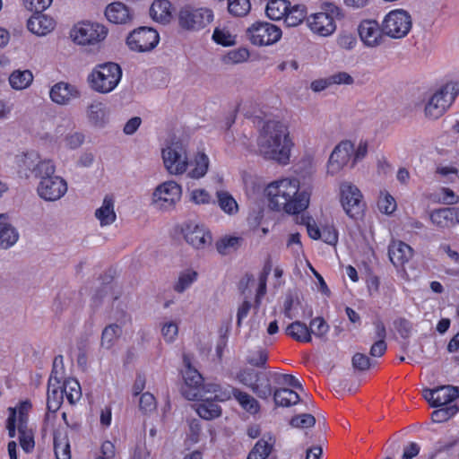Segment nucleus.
<instances>
[{"label": "nucleus", "instance_id": "35", "mask_svg": "<svg viewBox=\"0 0 459 459\" xmlns=\"http://www.w3.org/2000/svg\"><path fill=\"white\" fill-rule=\"evenodd\" d=\"M290 3L287 0H270L265 8V13L271 20L284 19Z\"/></svg>", "mask_w": 459, "mask_h": 459}, {"label": "nucleus", "instance_id": "36", "mask_svg": "<svg viewBox=\"0 0 459 459\" xmlns=\"http://www.w3.org/2000/svg\"><path fill=\"white\" fill-rule=\"evenodd\" d=\"M32 81L33 74L29 70L13 71L9 77L10 85L15 90L26 89L31 84Z\"/></svg>", "mask_w": 459, "mask_h": 459}, {"label": "nucleus", "instance_id": "26", "mask_svg": "<svg viewBox=\"0 0 459 459\" xmlns=\"http://www.w3.org/2000/svg\"><path fill=\"white\" fill-rule=\"evenodd\" d=\"M4 219V215L0 214V248L8 249L17 243L20 235L16 228Z\"/></svg>", "mask_w": 459, "mask_h": 459}, {"label": "nucleus", "instance_id": "7", "mask_svg": "<svg viewBox=\"0 0 459 459\" xmlns=\"http://www.w3.org/2000/svg\"><path fill=\"white\" fill-rule=\"evenodd\" d=\"M281 30L267 22H255L247 30V37L257 47L271 46L281 38Z\"/></svg>", "mask_w": 459, "mask_h": 459}, {"label": "nucleus", "instance_id": "60", "mask_svg": "<svg viewBox=\"0 0 459 459\" xmlns=\"http://www.w3.org/2000/svg\"><path fill=\"white\" fill-rule=\"evenodd\" d=\"M53 0H23L26 9L33 13H42L51 4Z\"/></svg>", "mask_w": 459, "mask_h": 459}, {"label": "nucleus", "instance_id": "59", "mask_svg": "<svg viewBox=\"0 0 459 459\" xmlns=\"http://www.w3.org/2000/svg\"><path fill=\"white\" fill-rule=\"evenodd\" d=\"M351 364L355 370L366 371L371 364L370 359L364 353L357 352L352 356Z\"/></svg>", "mask_w": 459, "mask_h": 459}, {"label": "nucleus", "instance_id": "64", "mask_svg": "<svg viewBox=\"0 0 459 459\" xmlns=\"http://www.w3.org/2000/svg\"><path fill=\"white\" fill-rule=\"evenodd\" d=\"M191 201L196 204H205L211 202V196L204 189H195L191 193Z\"/></svg>", "mask_w": 459, "mask_h": 459}, {"label": "nucleus", "instance_id": "19", "mask_svg": "<svg viewBox=\"0 0 459 459\" xmlns=\"http://www.w3.org/2000/svg\"><path fill=\"white\" fill-rule=\"evenodd\" d=\"M358 31L361 41L368 48H376L383 42L382 24L376 20L362 21Z\"/></svg>", "mask_w": 459, "mask_h": 459}, {"label": "nucleus", "instance_id": "5", "mask_svg": "<svg viewBox=\"0 0 459 459\" xmlns=\"http://www.w3.org/2000/svg\"><path fill=\"white\" fill-rule=\"evenodd\" d=\"M458 91L455 84H446L437 91L425 105V116L430 119L440 117L455 100Z\"/></svg>", "mask_w": 459, "mask_h": 459}, {"label": "nucleus", "instance_id": "51", "mask_svg": "<svg viewBox=\"0 0 459 459\" xmlns=\"http://www.w3.org/2000/svg\"><path fill=\"white\" fill-rule=\"evenodd\" d=\"M88 118L94 125H100L105 117L104 105L101 102H93L87 109Z\"/></svg>", "mask_w": 459, "mask_h": 459}, {"label": "nucleus", "instance_id": "34", "mask_svg": "<svg viewBox=\"0 0 459 459\" xmlns=\"http://www.w3.org/2000/svg\"><path fill=\"white\" fill-rule=\"evenodd\" d=\"M122 327L117 324L107 325L101 333L100 346L106 350H110L121 336Z\"/></svg>", "mask_w": 459, "mask_h": 459}, {"label": "nucleus", "instance_id": "46", "mask_svg": "<svg viewBox=\"0 0 459 459\" xmlns=\"http://www.w3.org/2000/svg\"><path fill=\"white\" fill-rule=\"evenodd\" d=\"M241 240L238 237H224L216 242L217 251L221 255L230 254L238 248Z\"/></svg>", "mask_w": 459, "mask_h": 459}, {"label": "nucleus", "instance_id": "62", "mask_svg": "<svg viewBox=\"0 0 459 459\" xmlns=\"http://www.w3.org/2000/svg\"><path fill=\"white\" fill-rule=\"evenodd\" d=\"M161 333H162L164 339L167 342H171L175 340V338L178 335V325L174 322L166 323L161 328Z\"/></svg>", "mask_w": 459, "mask_h": 459}, {"label": "nucleus", "instance_id": "29", "mask_svg": "<svg viewBox=\"0 0 459 459\" xmlns=\"http://www.w3.org/2000/svg\"><path fill=\"white\" fill-rule=\"evenodd\" d=\"M272 394L275 405L279 407H290L301 401L299 394L290 388H276Z\"/></svg>", "mask_w": 459, "mask_h": 459}, {"label": "nucleus", "instance_id": "11", "mask_svg": "<svg viewBox=\"0 0 459 459\" xmlns=\"http://www.w3.org/2000/svg\"><path fill=\"white\" fill-rule=\"evenodd\" d=\"M341 10L332 4H327L325 12L311 14L307 17V23L311 30L321 36L332 34L335 29L334 18L341 16Z\"/></svg>", "mask_w": 459, "mask_h": 459}, {"label": "nucleus", "instance_id": "54", "mask_svg": "<svg viewBox=\"0 0 459 459\" xmlns=\"http://www.w3.org/2000/svg\"><path fill=\"white\" fill-rule=\"evenodd\" d=\"M248 57L249 51L245 48H240L229 51L223 61L225 64H238L247 60Z\"/></svg>", "mask_w": 459, "mask_h": 459}, {"label": "nucleus", "instance_id": "20", "mask_svg": "<svg viewBox=\"0 0 459 459\" xmlns=\"http://www.w3.org/2000/svg\"><path fill=\"white\" fill-rule=\"evenodd\" d=\"M431 223L437 229L445 230L459 224V207H442L429 213Z\"/></svg>", "mask_w": 459, "mask_h": 459}, {"label": "nucleus", "instance_id": "18", "mask_svg": "<svg viewBox=\"0 0 459 459\" xmlns=\"http://www.w3.org/2000/svg\"><path fill=\"white\" fill-rule=\"evenodd\" d=\"M182 230L186 241L196 249H204L212 244V234L204 225L191 221Z\"/></svg>", "mask_w": 459, "mask_h": 459}, {"label": "nucleus", "instance_id": "6", "mask_svg": "<svg viewBox=\"0 0 459 459\" xmlns=\"http://www.w3.org/2000/svg\"><path fill=\"white\" fill-rule=\"evenodd\" d=\"M237 379L261 399L265 400L272 395V386L266 373L247 368L237 374Z\"/></svg>", "mask_w": 459, "mask_h": 459}, {"label": "nucleus", "instance_id": "53", "mask_svg": "<svg viewBox=\"0 0 459 459\" xmlns=\"http://www.w3.org/2000/svg\"><path fill=\"white\" fill-rule=\"evenodd\" d=\"M235 36L232 35L228 30L216 28L212 34V39L224 47L232 46L235 44Z\"/></svg>", "mask_w": 459, "mask_h": 459}, {"label": "nucleus", "instance_id": "58", "mask_svg": "<svg viewBox=\"0 0 459 459\" xmlns=\"http://www.w3.org/2000/svg\"><path fill=\"white\" fill-rule=\"evenodd\" d=\"M275 381L279 385H289L292 388L303 391L302 384L294 376L289 374H274Z\"/></svg>", "mask_w": 459, "mask_h": 459}, {"label": "nucleus", "instance_id": "42", "mask_svg": "<svg viewBox=\"0 0 459 459\" xmlns=\"http://www.w3.org/2000/svg\"><path fill=\"white\" fill-rule=\"evenodd\" d=\"M236 390H238V388H235L230 385L222 388L221 385L217 384H208L206 385L205 393L214 394L212 401L214 400L219 402H225L230 400L231 396L235 397Z\"/></svg>", "mask_w": 459, "mask_h": 459}, {"label": "nucleus", "instance_id": "30", "mask_svg": "<svg viewBox=\"0 0 459 459\" xmlns=\"http://www.w3.org/2000/svg\"><path fill=\"white\" fill-rule=\"evenodd\" d=\"M96 218L100 221L101 226L112 224L117 218L114 211V199L110 195L104 197L102 205L95 212Z\"/></svg>", "mask_w": 459, "mask_h": 459}, {"label": "nucleus", "instance_id": "56", "mask_svg": "<svg viewBox=\"0 0 459 459\" xmlns=\"http://www.w3.org/2000/svg\"><path fill=\"white\" fill-rule=\"evenodd\" d=\"M309 330L311 334L321 338L328 333L329 325L323 317L317 316L310 321Z\"/></svg>", "mask_w": 459, "mask_h": 459}, {"label": "nucleus", "instance_id": "13", "mask_svg": "<svg viewBox=\"0 0 459 459\" xmlns=\"http://www.w3.org/2000/svg\"><path fill=\"white\" fill-rule=\"evenodd\" d=\"M162 158L165 168L170 174L181 175L188 166L186 151L180 143H173L162 150Z\"/></svg>", "mask_w": 459, "mask_h": 459}, {"label": "nucleus", "instance_id": "33", "mask_svg": "<svg viewBox=\"0 0 459 459\" xmlns=\"http://www.w3.org/2000/svg\"><path fill=\"white\" fill-rule=\"evenodd\" d=\"M64 400V392L62 387L56 382L48 383L47 409L50 412H56L61 406Z\"/></svg>", "mask_w": 459, "mask_h": 459}, {"label": "nucleus", "instance_id": "43", "mask_svg": "<svg viewBox=\"0 0 459 459\" xmlns=\"http://www.w3.org/2000/svg\"><path fill=\"white\" fill-rule=\"evenodd\" d=\"M54 451L56 459H71L70 444L65 436L54 434Z\"/></svg>", "mask_w": 459, "mask_h": 459}, {"label": "nucleus", "instance_id": "31", "mask_svg": "<svg viewBox=\"0 0 459 459\" xmlns=\"http://www.w3.org/2000/svg\"><path fill=\"white\" fill-rule=\"evenodd\" d=\"M150 14L153 20L167 23L171 19V4L169 0H155L151 8Z\"/></svg>", "mask_w": 459, "mask_h": 459}, {"label": "nucleus", "instance_id": "63", "mask_svg": "<svg viewBox=\"0 0 459 459\" xmlns=\"http://www.w3.org/2000/svg\"><path fill=\"white\" fill-rule=\"evenodd\" d=\"M332 85L333 84H346L351 85L354 82V79L346 72H338L329 76Z\"/></svg>", "mask_w": 459, "mask_h": 459}, {"label": "nucleus", "instance_id": "40", "mask_svg": "<svg viewBox=\"0 0 459 459\" xmlns=\"http://www.w3.org/2000/svg\"><path fill=\"white\" fill-rule=\"evenodd\" d=\"M307 17L306 7L304 5H294L289 7L284 17V23L288 27H296L299 25Z\"/></svg>", "mask_w": 459, "mask_h": 459}, {"label": "nucleus", "instance_id": "55", "mask_svg": "<svg viewBox=\"0 0 459 459\" xmlns=\"http://www.w3.org/2000/svg\"><path fill=\"white\" fill-rule=\"evenodd\" d=\"M290 424L293 428H311L316 424V418L309 413L299 414L291 418Z\"/></svg>", "mask_w": 459, "mask_h": 459}, {"label": "nucleus", "instance_id": "48", "mask_svg": "<svg viewBox=\"0 0 459 459\" xmlns=\"http://www.w3.org/2000/svg\"><path fill=\"white\" fill-rule=\"evenodd\" d=\"M268 360V354L264 349L259 348L255 351H249L246 358L247 363L253 367L265 368Z\"/></svg>", "mask_w": 459, "mask_h": 459}, {"label": "nucleus", "instance_id": "22", "mask_svg": "<svg viewBox=\"0 0 459 459\" xmlns=\"http://www.w3.org/2000/svg\"><path fill=\"white\" fill-rule=\"evenodd\" d=\"M107 19L115 24H127L133 20L130 8L122 2L109 4L105 10Z\"/></svg>", "mask_w": 459, "mask_h": 459}, {"label": "nucleus", "instance_id": "47", "mask_svg": "<svg viewBox=\"0 0 459 459\" xmlns=\"http://www.w3.org/2000/svg\"><path fill=\"white\" fill-rule=\"evenodd\" d=\"M458 410L456 404L444 405L432 412L431 419L437 423L445 422L455 416L458 412Z\"/></svg>", "mask_w": 459, "mask_h": 459}, {"label": "nucleus", "instance_id": "25", "mask_svg": "<svg viewBox=\"0 0 459 459\" xmlns=\"http://www.w3.org/2000/svg\"><path fill=\"white\" fill-rule=\"evenodd\" d=\"M27 27L33 34L42 36L50 32L55 28V22L53 19L42 14V13H34L28 20Z\"/></svg>", "mask_w": 459, "mask_h": 459}, {"label": "nucleus", "instance_id": "45", "mask_svg": "<svg viewBox=\"0 0 459 459\" xmlns=\"http://www.w3.org/2000/svg\"><path fill=\"white\" fill-rule=\"evenodd\" d=\"M197 279V273L193 270H186L182 272L174 285V290L178 293L184 292L188 289Z\"/></svg>", "mask_w": 459, "mask_h": 459}, {"label": "nucleus", "instance_id": "52", "mask_svg": "<svg viewBox=\"0 0 459 459\" xmlns=\"http://www.w3.org/2000/svg\"><path fill=\"white\" fill-rule=\"evenodd\" d=\"M64 371L63 356L57 355L53 360V368L48 379L49 384H51V382H56V384L60 385L62 379L64 378Z\"/></svg>", "mask_w": 459, "mask_h": 459}, {"label": "nucleus", "instance_id": "44", "mask_svg": "<svg viewBox=\"0 0 459 459\" xmlns=\"http://www.w3.org/2000/svg\"><path fill=\"white\" fill-rule=\"evenodd\" d=\"M218 204L226 213L231 215L238 212V206L236 200L228 192H217Z\"/></svg>", "mask_w": 459, "mask_h": 459}, {"label": "nucleus", "instance_id": "24", "mask_svg": "<svg viewBox=\"0 0 459 459\" xmlns=\"http://www.w3.org/2000/svg\"><path fill=\"white\" fill-rule=\"evenodd\" d=\"M276 438L271 433L264 434L250 450L247 459H266L272 453Z\"/></svg>", "mask_w": 459, "mask_h": 459}, {"label": "nucleus", "instance_id": "16", "mask_svg": "<svg viewBox=\"0 0 459 459\" xmlns=\"http://www.w3.org/2000/svg\"><path fill=\"white\" fill-rule=\"evenodd\" d=\"M66 191V181L59 176L45 178L39 180L37 186L39 196L48 202L59 200L65 195Z\"/></svg>", "mask_w": 459, "mask_h": 459}, {"label": "nucleus", "instance_id": "14", "mask_svg": "<svg viewBox=\"0 0 459 459\" xmlns=\"http://www.w3.org/2000/svg\"><path fill=\"white\" fill-rule=\"evenodd\" d=\"M159 40L160 36L157 30L149 27H140L128 35L126 43L134 51L146 52L153 49Z\"/></svg>", "mask_w": 459, "mask_h": 459}, {"label": "nucleus", "instance_id": "39", "mask_svg": "<svg viewBox=\"0 0 459 459\" xmlns=\"http://www.w3.org/2000/svg\"><path fill=\"white\" fill-rule=\"evenodd\" d=\"M66 400L70 404H74L82 397V390L79 382L74 378H68L64 381L61 386Z\"/></svg>", "mask_w": 459, "mask_h": 459}, {"label": "nucleus", "instance_id": "17", "mask_svg": "<svg viewBox=\"0 0 459 459\" xmlns=\"http://www.w3.org/2000/svg\"><path fill=\"white\" fill-rule=\"evenodd\" d=\"M354 152V144L351 141H342L335 146L332 152L327 170L331 175L338 173L344 166L348 165L352 160L351 155Z\"/></svg>", "mask_w": 459, "mask_h": 459}, {"label": "nucleus", "instance_id": "57", "mask_svg": "<svg viewBox=\"0 0 459 459\" xmlns=\"http://www.w3.org/2000/svg\"><path fill=\"white\" fill-rule=\"evenodd\" d=\"M156 399L152 394L145 392L141 395L139 408L143 413L152 412L156 409Z\"/></svg>", "mask_w": 459, "mask_h": 459}, {"label": "nucleus", "instance_id": "10", "mask_svg": "<svg viewBox=\"0 0 459 459\" xmlns=\"http://www.w3.org/2000/svg\"><path fill=\"white\" fill-rule=\"evenodd\" d=\"M213 13L207 8L186 6L178 14L179 25L188 30H199L212 22Z\"/></svg>", "mask_w": 459, "mask_h": 459}, {"label": "nucleus", "instance_id": "21", "mask_svg": "<svg viewBox=\"0 0 459 459\" xmlns=\"http://www.w3.org/2000/svg\"><path fill=\"white\" fill-rule=\"evenodd\" d=\"M80 95V91L75 85L65 82L55 83L49 91L51 100L62 106L68 105L72 100L79 98Z\"/></svg>", "mask_w": 459, "mask_h": 459}, {"label": "nucleus", "instance_id": "28", "mask_svg": "<svg viewBox=\"0 0 459 459\" xmlns=\"http://www.w3.org/2000/svg\"><path fill=\"white\" fill-rule=\"evenodd\" d=\"M39 161V156L37 152L23 153L18 159V173L21 177L29 178L30 175H34Z\"/></svg>", "mask_w": 459, "mask_h": 459}, {"label": "nucleus", "instance_id": "12", "mask_svg": "<svg viewBox=\"0 0 459 459\" xmlns=\"http://www.w3.org/2000/svg\"><path fill=\"white\" fill-rule=\"evenodd\" d=\"M341 203L346 214L354 220L359 218L364 211V203L360 190L349 182H344L340 186Z\"/></svg>", "mask_w": 459, "mask_h": 459}, {"label": "nucleus", "instance_id": "3", "mask_svg": "<svg viewBox=\"0 0 459 459\" xmlns=\"http://www.w3.org/2000/svg\"><path fill=\"white\" fill-rule=\"evenodd\" d=\"M122 78V69L114 62L97 65L87 77V82L94 91L107 94L113 91Z\"/></svg>", "mask_w": 459, "mask_h": 459}, {"label": "nucleus", "instance_id": "2", "mask_svg": "<svg viewBox=\"0 0 459 459\" xmlns=\"http://www.w3.org/2000/svg\"><path fill=\"white\" fill-rule=\"evenodd\" d=\"M258 151L266 160L286 165L290 161L293 143L285 124L281 121H267L258 137Z\"/></svg>", "mask_w": 459, "mask_h": 459}, {"label": "nucleus", "instance_id": "1", "mask_svg": "<svg viewBox=\"0 0 459 459\" xmlns=\"http://www.w3.org/2000/svg\"><path fill=\"white\" fill-rule=\"evenodd\" d=\"M266 194L271 209L297 214L307 208L311 192L300 190L297 178H283L269 184Z\"/></svg>", "mask_w": 459, "mask_h": 459}, {"label": "nucleus", "instance_id": "49", "mask_svg": "<svg viewBox=\"0 0 459 459\" xmlns=\"http://www.w3.org/2000/svg\"><path fill=\"white\" fill-rule=\"evenodd\" d=\"M251 8L249 0H229V13L237 17L247 15Z\"/></svg>", "mask_w": 459, "mask_h": 459}, {"label": "nucleus", "instance_id": "37", "mask_svg": "<svg viewBox=\"0 0 459 459\" xmlns=\"http://www.w3.org/2000/svg\"><path fill=\"white\" fill-rule=\"evenodd\" d=\"M197 414L204 420H211L218 418L221 414V408L212 400L207 398L196 408Z\"/></svg>", "mask_w": 459, "mask_h": 459}, {"label": "nucleus", "instance_id": "23", "mask_svg": "<svg viewBox=\"0 0 459 459\" xmlns=\"http://www.w3.org/2000/svg\"><path fill=\"white\" fill-rule=\"evenodd\" d=\"M413 255L412 248L403 241H393L388 247V256L392 264L398 267L407 263Z\"/></svg>", "mask_w": 459, "mask_h": 459}, {"label": "nucleus", "instance_id": "27", "mask_svg": "<svg viewBox=\"0 0 459 459\" xmlns=\"http://www.w3.org/2000/svg\"><path fill=\"white\" fill-rule=\"evenodd\" d=\"M435 401L432 407L438 408L444 405H449L459 397V387L454 385H441L436 387Z\"/></svg>", "mask_w": 459, "mask_h": 459}, {"label": "nucleus", "instance_id": "15", "mask_svg": "<svg viewBox=\"0 0 459 459\" xmlns=\"http://www.w3.org/2000/svg\"><path fill=\"white\" fill-rule=\"evenodd\" d=\"M181 186L175 181H166L158 186L152 195V202L156 208L168 210L181 198Z\"/></svg>", "mask_w": 459, "mask_h": 459}, {"label": "nucleus", "instance_id": "8", "mask_svg": "<svg viewBox=\"0 0 459 459\" xmlns=\"http://www.w3.org/2000/svg\"><path fill=\"white\" fill-rule=\"evenodd\" d=\"M183 361L186 367L183 372L185 381V385L182 387L183 395L190 401L203 400L206 385H204L202 375L191 366L190 359L186 356H184Z\"/></svg>", "mask_w": 459, "mask_h": 459}, {"label": "nucleus", "instance_id": "41", "mask_svg": "<svg viewBox=\"0 0 459 459\" xmlns=\"http://www.w3.org/2000/svg\"><path fill=\"white\" fill-rule=\"evenodd\" d=\"M235 399L244 410L251 414H255L260 410V405L256 399L246 392L240 391L239 389L236 390Z\"/></svg>", "mask_w": 459, "mask_h": 459}, {"label": "nucleus", "instance_id": "38", "mask_svg": "<svg viewBox=\"0 0 459 459\" xmlns=\"http://www.w3.org/2000/svg\"><path fill=\"white\" fill-rule=\"evenodd\" d=\"M192 164L194 169L188 172L187 176L191 178L199 179L204 178L208 171L209 158L205 153L198 152Z\"/></svg>", "mask_w": 459, "mask_h": 459}, {"label": "nucleus", "instance_id": "4", "mask_svg": "<svg viewBox=\"0 0 459 459\" xmlns=\"http://www.w3.org/2000/svg\"><path fill=\"white\" fill-rule=\"evenodd\" d=\"M412 26L411 14L403 9L390 11L382 22V31L392 39H403Z\"/></svg>", "mask_w": 459, "mask_h": 459}, {"label": "nucleus", "instance_id": "32", "mask_svg": "<svg viewBox=\"0 0 459 459\" xmlns=\"http://www.w3.org/2000/svg\"><path fill=\"white\" fill-rule=\"evenodd\" d=\"M286 334L297 342H310L312 341L309 327L300 321L289 325L285 330Z\"/></svg>", "mask_w": 459, "mask_h": 459}, {"label": "nucleus", "instance_id": "9", "mask_svg": "<svg viewBox=\"0 0 459 459\" xmlns=\"http://www.w3.org/2000/svg\"><path fill=\"white\" fill-rule=\"evenodd\" d=\"M108 34V30L97 22H80L71 30V38L78 45H94L102 41Z\"/></svg>", "mask_w": 459, "mask_h": 459}, {"label": "nucleus", "instance_id": "50", "mask_svg": "<svg viewBox=\"0 0 459 459\" xmlns=\"http://www.w3.org/2000/svg\"><path fill=\"white\" fill-rule=\"evenodd\" d=\"M56 166L50 160H40L38 163L34 176L42 180L45 178L55 177Z\"/></svg>", "mask_w": 459, "mask_h": 459}, {"label": "nucleus", "instance_id": "61", "mask_svg": "<svg viewBox=\"0 0 459 459\" xmlns=\"http://www.w3.org/2000/svg\"><path fill=\"white\" fill-rule=\"evenodd\" d=\"M368 153V143L366 141H360L357 146V148H354V152L351 155V168L355 167V165L362 160Z\"/></svg>", "mask_w": 459, "mask_h": 459}]
</instances>
